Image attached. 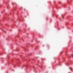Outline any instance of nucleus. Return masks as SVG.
Returning <instances> with one entry per match:
<instances>
[{
    "instance_id": "obj_4",
    "label": "nucleus",
    "mask_w": 73,
    "mask_h": 73,
    "mask_svg": "<svg viewBox=\"0 0 73 73\" xmlns=\"http://www.w3.org/2000/svg\"><path fill=\"white\" fill-rule=\"evenodd\" d=\"M62 17H63V15H62Z\"/></svg>"
},
{
    "instance_id": "obj_2",
    "label": "nucleus",
    "mask_w": 73,
    "mask_h": 73,
    "mask_svg": "<svg viewBox=\"0 0 73 73\" xmlns=\"http://www.w3.org/2000/svg\"><path fill=\"white\" fill-rule=\"evenodd\" d=\"M4 32H5V33H6V32H5V31H4Z\"/></svg>"
},
{
    "instance_id": "obj_3",
    "label": "nucleus",
    "mask_w": 73,
    "mask_h": 73,
    "mask_svg": "<svg viewBox=\"0 0 73 73\" xmlns=\"http://www.w3.org/2000/svg\"><path fill=\"white\" fill-rule=\"evenodd\" d=\"M25 17H26V16H25Z\"/></svg>"
},
{
    "instance_id": "obj_1",
    "label": "nucleus",
    "mask_w": 73,
    "mask_h": 73,
    "mask_svg": "<svg viewBox=\"0 0 73 73\" xmlns=\"http://www.w3.org/2000/svg\"><path fill=\"white\" fill-rule=\"evenodd\" d=\"M70 69H71V70H72V68H70Z\"/></svg>"
}]
</instances>
